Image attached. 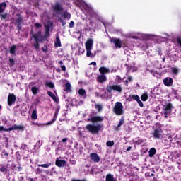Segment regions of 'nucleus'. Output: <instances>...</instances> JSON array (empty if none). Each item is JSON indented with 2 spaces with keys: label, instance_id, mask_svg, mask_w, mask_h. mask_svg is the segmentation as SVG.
<instances>
[{
  "label": "nucleus",
  "instance_id": "37",
  "mask_svg": "<svg viewBox=\"0 0 181 181\" xmlns=\"http://www.w3.org/2000/svg\"><path fill=\"white\" fill-rule=\"evenodd\" d=\"M50 165H52V163L38 164L37 165H38L40 168H45V169H47V168H49V166H50Z\"/></svg>",
  "mask_w": 181,
  "mask_h": 181
},
{
  "label": "nucleus",
  "instance_id": "47",
  "mask_svg": "<svg viewBox=\"0 0 181 181\" xmlns=\"http://www.w3.org/2000/svg\"><path fill=\"white\" fill-rule=\"evenodd\" d=\"M40 142V140H39L35 145V148H36V146H37V148H40L42 146V144Z\"/></svg>",
  "mask_w": 181,
  "mask_h": 181
},
{
  "label": "nucleus",
  "instance_id": "14",
  "mask_svg": "<svg viewBox=\"0 0 181 181\" xmlns=\"http://www.w3.org/2000/svg\"><path fill=\"white\" fill-rule=\"evenodd\" d=\"M66 163H67V162H66V160H59V158H57L55 161V165L58 168H63V167L66 166Z\"/></svg>",
  "mask_w": 181,
  "mask_h": 181
},
{
  "label": "nucleus",
  "instance_id": "24",
  "mask_svg": "<svg viewBox=\"0 0 181 181\" xmlns=\"http://www.w3.org/2000/svg\"><path fill=\"white\" fill-rule=\"evenodd\" d=\"M148 153H149V157L150 158H153V156H155V155H156V148H151L148 151Z\"/></svg>",
  "mask_w": 181,
  "mask_h": 181
},
{
  "label": "nucleus",
  "instance_id": "16",
  "mask_svg": "<svg viewBox=\"0 0 181 181\" xmlns=\"http://www.w3.org/2000/svg\"><path fill=\"white\" fill-rule=\"evenodd\" d=\"M163 83L167 87H170L173 84V78L167 77L163 80Z\"/></svg>",
  "mask_w": 181,
  "mask_h": 181
},
{
  "label": "nucleus",
  "instance_id": "60",
  "mask_svg": "<svg viewBox=\"0 0 181 181\" xmlns=\"http://www.w3.org/2000/svg\"><path fill=\"white\" fill-rule=\"evenodd\" d=\"M61 69H62V71H66V66H64V65L61 66Z\"/></svg>",
  "mask_w": 181,
  "mask_h": 181
},
{
  "label": "nucleus",
  "instance_id": "38",
  "mask_svg": "<svg viewBox=\"0 0 181 181\" xmlns=\"http://www.w3.org/2000/svg\"><path fill=\"white\" fill-rule=\"evenodd\" d=\"M46 87H49V88H54V83L52 82H48L45 83Z\"/></svg>",
  "mask_w": 181,
  "mask_h": 181
},
{
  "label": "nucleus",
  "instance_id": "4",
  "mask_svg": "<svg viewBox=\"0 0 181 181\" xmlns=\"http://www.w3.org/2000/svg\"><path fill=\"white\" fill-rule=\"evenodd\" d=\"M22 25H23V18L21 16V14H16L14 25L16 26L18 32H21V30H22Z\"/></svg>",
  "mask_w": 181,
  "mask_h": 181
},
{
  "label": "nucleus",
  "instance_id": "7",
  "mask_svg": "<svg viewBox=\"0 0 181 181\" xmlns=\"http://www.w3.org/2000/svg\"><path fill=\"white\" fill-rule=\"evenodd\" d=\"M163 130H162V128L158 127L153 130V132L152 133V136H153V138H154V139H162L163 138Z\"/></svg>",
  "mask_w": 181,
  "mask_h": 181
},
{
  "label": "nucleus",
  "instance_id": "8",
  "mask_svg": "<svg viewBox=\"0 0 181 181\" xmlns=\"http://www.w3.org/2000/svg\"><path fill=\"white\" fill-rule=\"evenodd\" d=\"M112 90L117 93H122V86H121V85L107 86L106 90L107 93H112Z\"/></svg>",
  "mask_w": 181,
  "mask_h": 181
},
{
  "label": "nucleus",
  "instance_id": "54",
  "mask_svg": "<svg viewBox=\"0 0 181 181\" xmlns=\"http://www.w3.org/2000/svg\"><path fill=\"white\" fill-rule=\"evenodd\" d=\"M56 122V119L52 118L51 121L47 122V125H52V124H54V122Z\"/></svg>",
  "mask_w": 181,
  "mask_h": 181
},
{
  "label": "nucleus",
  "instance_id": "21",
  "mask_svg": "<svg viewBox=\"0 0 181 181\" xmlns=\"http://www.w3.org/2000/svg\"><path fill=\"white\" fill-rule=\"evenodd\" d=\"M143 143H144V139H142V138L141 137H136L133 141V144H135L136 145H141V144H143Z\"/></svg>",
  "mask_w": 181,
  "mask_h": 181
},
{
  "label": "nucleus",
  "instance_id": "15",
  "mask_svg": "<svg viewBox=\"0 0 181 181\" xmlns=\"http://www.w3.org/2000/svg\"><path fill=\"white\" fill-rule=\"evenodd\" d=\"M47 95H49V97H51V98L53 100V101H54V103H57V104H59V98L56 97V95H54V93H53L50 90H47Z\"/></svg>",
  "mask_w": 181,
  "mask_h": 181
},
{
  "label": "nucleus",
  "instance_id": "51",
  "mask_svg": "<svg viewBox=\"0 0 181 181\" xmlns=\"http://www.w3.org/2000/svg\"><path fill=\"white\" fill-rule=\"evenodd\" d=\"M2 153H4V156L5 158H8L9 156V153L8 152L5 151H3Z\"/></svg>",
  "mask_w": 181,
  "mask_h": 181
},
{
  "label": "nucleus",
  "instance_id": "45",
  "mask_svg": "<svg viewBox=\"0 0 181 181\" xmlns=\"http://www.w3.org/2000/svg\"><path fill=\"white\" fill-rule=\"evenodd\" d=\"M35 173L36 175H40V173H42V169L40 168H37L35 170Z\"/></svg>",
  "mask_w": 181,
  "mask_h": 181
},
{
  "label": "nucleus",
  "instance_id": "58",
  "mask_svg": "<svg viewBox=\"0 0 181 181\" xmlns=\"http://www.w3.org/2000/svg\"><path fill=\"white\" fill-rule=\"evenodd\" d=\"M18 108H19V105H17L15 107V115H18Z\"/></svg>",
  "mask_w": 181,
  "mask_h": 181
},
{
  "label": "nucleus",
  "instance_id": "33",
  "mask_svg": "<svg viewBox=\"0 0 181 181\" xmlns=\"http://www.w3.org/2000/svg\"><path fill=\"white\" fill-rule=\"evenodd\" d=\"M32 119H37V112L36 110H33L31 115Z\"/></svg>",
  "mask_w": 181,
  "mask_h": 181
},
{
  "label": "nucleus",
  "instance_id": "64",
  "mask_svg": "<svg viewBox=\"0 0 181 181\" xmlns=\"http://www.w3.org/2000/svg\"><path fill=\"white\" fill-rule=\"evenodd\" d=\"M28 181H36L35 178H29Z\"/></svg>",
  "mask_w": 181,
  "mask_h": 181
},
{
  "label": "nucleus",
  "instance_id": "10",
  "mask_svg": "<svg viewBox=\"0 0 181 181\" xmlns=\"http://www.w3.org/2000/svg\"><path fill=\"white\" fill-rule=\"evenodd\" d=\"M87 121H90L93 124H95V122H102V121H104V117L94 116L88 118Z\"/></svg>",
  "mask_w": 181,
  "mask_h": 181
},
{
  "label": "nucleus",
  "instance_id": "19",
  "mask_svg": "<svg viewBox=\"0 0 181 181\" xmlns=\"http://www.w3.org/2000/svg\"><path fill=\"white\" fill-rule=\"evenodd\" d=\"M99 72L101 75L105 76L107 73H110V69L106 67L102 66L99 69Z\"/></svg>",
  "mask_w": 181,
  "mask_h": 181
},
{
  "label": "nucleus",
  "instance_id": "22",
  "mask_svg": "<svg viewBox=\"0 0 181 181\" xmlns=\"http://www.w3.org/2000/svg\"><path fill=\"white\" fill-rule=\"evenodd\" d=\"M141 98L138 95H132L129 96V101H134L135 100L136 101H139Z\"/></svg>",
  "mask_w": 181,
  "mask_h": 181
},
{
  "label": "nucleus",
  "instance_id": "13",
  "mask_svg": "<svg viewBox=\"0 0 181 181\" xmlns=\"http://www.w3.org/2000/svg\"><path fill=\"white\" fill-rule=\"evenodd\" d=\"M90 158L91 160L95 162V163H98V162L100 160V156H98L97 153H91L90 154Z\"/></svg>",
  "mask_w": 181,
  "mask_h": 181
},
{
  "label": "nucleus",
  "instance_id": "28",
  "mask_svg": "<svg viewBox=\"0 0 181 181\" xmlns=\"http://www.w3.org/2000/svg\"><path fill=\"white\" fill-rule=\"evenodd\" d=\"M105 181H117L114 180V175L112 174H107L106 175Z\"/></svg>",
  "mask_w": 181,
  "mask_h": 181
},
{
  "label": "nucleus",
  "instance_id": "30",
  "mask_svg": "<svg viewBox=\"0 0 181 181\" xmlns=\"http://www.w3.org/2000/svg\"><path fill=\"white\" fill-rule=\"evenodd\" d=\"M86 57H94V55L93 54V53H91V50H93V49H86Z\"/></svg>",
  "mask_w": 181,
  "mask_h": 181
},
{
  "label": "nucleus",
  "instance_id": "46",
  "mask_svg": "<svg viewBox=\"0 0 181 181\" xmlns=\"http://www.w3.org/2000/svg\"><path fill=\"white\" fill-rule=\"evenodd\" d=\"M58 115H59V110H56L55 112H54L53 119H55V120L57 119V116Z\"/></svg>",
  "mask_w": 181,
  "mask_h": 181
},
{
  "label": "nucleus",
  "instance_id": "9",
  "mask_svg": "<svg viewBox=\"0 0 181 181\" xmlns=\"http://www.w3.org/2000/svg\"><path fill=\"white\" fill-rule=\"evenodd\" d=\"M16 102V96L15 95V94L13 93L8 94L7 103L9 107H11V105H13V104H15Z\"/></svg>",
  "mask_w": 181,
  "mask_h": 181
},
{
  "label": "nucleus",
  "instance_id": "43",
  "mask_svg": "<svg viewBox=\"0 0 181 181\" xmlns=\"http://www.w3.org/2000/svg\"><path fill=\"white\" fill-rule=\"evenodd\" d=\"M145 176H148V177H152L153 176H155V174L147 172L145 173Z\"/></svg>",
  "mask_w": 181,
  "mask_h": 181
},
{
  "label": "nucleus",
  "instance_id": "52",
  "mask_svg": "<svg viewBox=\"0 0 181 181\" xmlns=\"http://www.w3.org/2000/svg\"><path fill=\"white\" fill-rule=\"evenodd\" d=\"M9 62H10L11 66H13V64H15V60H13V59H12V58L9 59Z\"/></svg>",
  "mask_w": 181,
  "mask_h": 181
},
{
  "label": "nucleus",
  "instance_id": "48",
  "mask_svg": "<svg viewBox=\"0 0 181 181\" xmlns=\"http://www.w3.org/2000/svg\"><path fill=\"white\" fill-rule=\"evenodd\" d=\"M137 103H138L139 107H141V108H143V107H144V103H142V100H141V99H140V100H137Z\"/></svg>",
  "mask_w": 181,
  "mask_h": 181
},
{
  "label": "nucleus",
  "instance_id": "32",
  "mask_svg": "<svg viewBox=\"0 0 181 181\" xmlns=\"http://www.w3.org/2000/svg\"><path fill=\"white\" fill-rule=\"evenodd\" d=\"M4 8H6V3L5 2L0 4V13H2V12H4Z\"/></svg>",
  "mask_w": 181,
  "mask_h": 181
},
{
  "label": "nucleus",
  "instance_id": "50",
  "mask_svg": "<svg viewBox=\"0 0 181 181\" xmlns=\"http://www.w3.org/2000/svg\"><path fill=\"white\" fill-rule=\"evenodd\" d=\"M69 28L71 29H73V28H74V21H71L70 23H69Z\"/></svg>",
  "mask_w": 181,
  "mask_h": 181
},
{
  "label": "nucleus",
  "instance_id": "42",
  "mask_svg": "<svg viewBox=\"0 0 181 181\" xmlns=\"http://www.w3.org/2000/svg\"><path fill=\"white\" fill-rule=\"evenodd\" d=\"M172 72L173 73V74H177V73H179V70L177 69V68H173Z\"/></svg>",
  "mask_w": 181,
  "mask_h": 181
},
{
  "label": "nucleus",
  "instance_id": "12",
  "mask_svg": "<svg viewBox=\"0 0 181 181\" xmlns=\"http://www.w3.org/2000/svg\"><path fill=\"white\" fill-rule=\"evenodd\" d=\"M52 9L55 13L57 15H59V13H62L63 12V7H62V5L59 3H56L55 5L52 7Z\"/></svg>",
  "mask_w": 181,
  "mask_h": 181
},
{
  "label": "nucleus",
  "instance_id": "27",
  "mask_svg": "<svg viewBox=\"0 0 181 181\" xmlns=\"http://www.w3.org/2000/svg\"><path fill=\"white\" fill-rule=\"evenodd\" d=\"M79 95H81V97H84L86 98L87 97V95L86 94V90L81 88L78 91Z\"/></svg>",
  "mask_w": 181,
  "mask_h": 181
},
{
  "label": "nucleus",
  "instance_id": "34",
  "mask_svg": "<svg viewBox=\"0 0 181 181\" xmlns=\"http://www.w3.org/2000/svg\"><path fill=\"white\" fill-rule=\"evenodd\" d=\"M65 91H71V84L70 83L65 84Z\"/></svg>",
  "mask_w": 181,
  "mask_h": 181
},
{
  "label": "nucleus",
  "instance_id": "61",
  "mask_svg": "<svg viewBox=\"0 0 181 181\" xmlns=\"http://www.w3.org/2000/svg\"><path fill=\"white\" fill-rule=\"evenodd\" d=\"M127 80L129 82H132V76H128Z\"/></svg>",
  "mask_w": 181,
  "mask_h": 181
},
{
  "label": "nucleus",
  "instance_id": "41",
  "mask_svg": "<svg viewBox=\"0 0 181 181\" xmlns=\"http://www.w3.org/2000/svg\"><path fill=\"white\" fill-rule=\"evenodd\" d=\"M141 98L143 101H146L148 100V94L144 93L141 95Z\"/></svg>",
  "mask_w": 181,
  "mask_h": 181
},
{
  "label": "nucleus",
  "instance_id": "31",
  "mask_svg": "<svg viewBox=\"0 0 181 181\" xmlns=\"http://www.w3.org/2000/svg\"><path fill=\"white\" fill-rule=\"evenodd\" d=\"M31 91H32L33 95H36L37 94V92L39 91V88H37L36 86L32 87Z\"/></svg>",
  "mask_w": 181,
  "mask_h": 181
},
{
  "label": "nucleus",
  "instance_id": "56",
  "mask_svg": "<svg viewBox=\"0 0 181 181\" xmlns=\"http://www.w3.org/2000/svg\"><path fill=\"white\" fill-rule=\"evenodd\" d=\"M177 42L179 45L180 47H181V37H178L177 39Z\"/></svg>",
  "mask_w": 181,
  "mask_h": 181
},
{
  "label": "nucleus",
  "instance_id": "6",
  "mask_svg": "<svg viewBox=\"0 0 181 181\" xmlns=\"http://www.w3.org/2000/svg\"><path fill=\"white\" fill-rule=\"evenodd\" d=\"M62 18H59V22H61L63 29H66V24L67 23V21H66V19H67L68 21H70V18H71V14H70V13L69 12H64V13L62 15Z\"/></svg>",
  "mask_w": 181,
  "mask_h": 181
},
{
  "label": "nucleus",
  "instance_id": "2",
  "mask_svg": "<svg viewBox=\"0 0 181 181\" xmlns=\"http://www.w3.org/2000/svg\"><path fill=\"white\" fill-rule=\"evenodd\" d=\"M103 128V125L100 124H98L97 125L94 124H87L86 127V129L90 132V134H92V135H97L100 131H101V129Z\"/></svg>",
  "mask_w": 181,
  "mask_h": 181
},
{
  "label": "nucleus",
  "instance_id": "40",
  "mask_svg": "<svg viewBox=\"0 0 181 181\" xmlns=\"http://www.w3.org/2000/svg\"><path fill=\"white\" fill-rule=\"evenodd\" d=\"M114 145H115L114 141H107L106 142L107 146L111 147V146H114Z\"/></svg>",
  "mask_w": 181,
  "mask_h": 181
},
{
  "label": "nucleus",
  "instance_id": "5",
  "mask_svg": "<svg viewBox=\"0 0 181 181\" xmlns=\"http://www.w3.org/2000/svg\"><path fill=\"white\" fill-rule=\"evenodd\" d=\"M163 110L164 111V118H169L172 115L173 105H172V103H168L166 105L163 106Z\"/></svg>",
  "mask_w": 181,
  "mask_h": 181
},
{
  "label": "nucleus",
  "instance_id": "62",
  "mask_svg": "<svg viewBox=\"0 0 181 181\" xmlns=\"http://www.w3.org/2000/svg\"><path fill=\"white\" fill-rule=\"evenodd\" d=\"M90 65H93V66H97V62H93L90 64Z\"/></svg>",
  "mask_w": 181,
  "mask_h": 181
},
{
  "label": "nucleus",
  "instance_id": "3",
  "mask_svg": "<svg viewBox=\"0 0 181 181\" xmlns=\"http://www.w3.org/2000/svg\"><path fill=\"white\" fill-rule=\"evenodd\" d=\"M113 112L116 115H124V105H122V103L116 102L113 107Z\"/></svg>",
  "mask_w": 181,
  "mask_h": 181
},
{
  "label": "nucleus",
  "instance_id": "55",
  "mask_svg": "<svg viewBox=\"0 0 181 181\" xmlns=\"http://www.w3.org/2000/svg\"><path fill=\"white\" fill-rule=\"evenodd\" d=\"M1 19H6L8 14H1Z\"/></svg>",
  "mask_w": 181,
  "mask_h": 181
},
{
  "label": "nucleus",
  "instance_id": "44",
  "mask_svg": "<svg viewBox=\"0 0 181 181\" xmlns=\"http://www.w3.org/2000/svg\"><path fill=\"white\" fill-rule=\"evenodd\" d=\"M42 52H45V53H47V45H45L42 47Z\"/></svg>",
  "mask_w": 181,
  "mask_h": 181
},
{
  "label": "nucleus",
  "instance_id": "59",
  "mask_svg": "<svg viewBox=\"0 0 181 181\" xmlns=\"http://www.w3.org/2000/svg\"><path fill=\"white\" fill-rule=\"evenodd\" d=\"M71 181H87V180L86 179H83V180L72 179Z\"/></svg>",
  "mask_w": 181,
  "mask_h": 181
},
{
  "label": "nucleus",
  "instance_id": "26",
  "mask_svg": "<svg viewBox=\"0 0 181 181\" xmlns=\"http://www.w3.org/2000/svg\"><path fill=\"white\" fill-rule=\"evenodd\" d=\"M45 36L46 37H49L50 36V25H45Z\"/></svg>",
  "mask_w": 181,
  "mask_h": 181
},
{
  "label": "nucleus",
  "instance_id": "49",
  "mask_svg": "<svg viewBox=\"0 0 181 181\" xmlns=\"http://www.w3.org/2000/svg\"><path fill=\"white\" fill-rule=\"evenodd\" d=\"M116 79L118 83H121L122 81V78H121V76H119V75L116 76Z\"/></svg>",
  "mask_w": 181,
  "mask_h": 181
},
{
  "label": "nucleus",
  "instance_id": "29",
  "mask_svg": "<svg viewBox=\"0 0 181 181\" xmlns=\"http://www.w3.org/2000/svg\"><path fill=\"white\" fill-rule=\"evenodd\" d=\"M0 166V172H2L3 173H4V172H8V165H4L1 164Z\"/></svg>",
  "mask_w": 181,
  "mask_h": 181
},
{
  "label": "nucleus",
  "instance_id": "25",
  "mask_svg": "<svg viewBox=\"0 0 181 181\" xmlns=\"http://www.w3.org/2000/svg\"><path fill=\"white\" fill-rule=\"evenodd\" d=\"M10 54L14 56L16 54V45H12L10 47Z\"/></svg>",
  "mask_w": 181,
  "mask_h": 181
},
{
  "label": "nucleus",
  "instance_id": "39",
  "mask_svg": "<svg viewBox=\"0 0 181 181\" xmlns=\"http://www.w3.org/2000/svg\"><path fill=\"white\" fill-rule=\"evenodd\" d=\"M2 131H5L6 132H11L10 127L8 129L4 128V126H0V132H2Z\"/></svg>",
  "mask_w": 181,
  "mask_h": 181
},
{
  "label": "nucleus",
  "instance_id": "63",
  "mask_svg": "<svg viewBox=\"0 0 181 181\" xmlns=\"http://www.w3.org/2000/svg\"><path fill=\"white\" fill-rule=\"evenodd\" d=\"M62 142H67V138H64L63 139H62Z\"/></svg>",
  "mask_w": 181,
  "mask_h": 181
},
{
  "label": "nucleus",
  "instance_id": "23",
  "mask_svg": "<svg viewBox=\"0 0 181 181\" xmlns=\"http://www.w3.org/2000/svg\"><path fill=\"white\" fill-rule=\"evenodd\" d=\"M55 47H62V42H60V37L59 35L56 36V41L54 42Z\"/></svg>",
  "mask_w": 181,
  "mask_h": 181
},
{
  "label": "nucleus",
  "instance_id": "53",
  "mask_svg": "<svg viewBox=\"0 0 181 181\" xmlns=\"http://www.w3.org/2000/svg\"><path fill=\"white\" fill-rule=\"evenodd\" d=\"M56 122V119L52 118L51 121L47 122V125H52V124H54V122Z\"/></svg>",
  "mask_w": 181,
  "mask_h": 181
},
{
  "label": "nucleus",
  "instance_id": "1",
  "mask_svg": "<svg viewBox=\"0 0 181 181\" xmlns=\"http://www.w3.org/2000/svg\"><path fill=\"white\" fill-rule=\"evenodd\" d=\"M34 28H35V30H37V33L35 34L33 33V29H31V30L30 32V35H32V37H33V39H35V42L33 44V47H34V49L37 50V49H39V47H40L39 42H40V40H39V37H40V36H42V30H40L39 28H42V24L39 23H35L34 25Z\"/></svg>",
  "mask_w": 181,
  "mask_h": 181
},
{
  "label": "nucleus",
  "instance_id": "17",
  "mask_svg": "<svg viewBox=\"0 0 181 181\" xmlns=\"http://www.w3.org/2000/svg\"><path fill=\"white\" fill-rule=\"evenodd\" d=\"M98 83H105L107 81V76L105 75H98L96 78Z\"/></svg>",
  "mask_w": 181,
  "mask_h": 181
},
{
  "label": "nucleus",
  "instance_id": "20",
  "mask_svg": "<svg viewBox=\"0 0 181 181\" xmlns=\"http://www.w3.org/2000/svg\"><path fill=\"white\" fill-rule=\"evenodd\" d=\"M25 127H23V126L22 125H16V124H14L11 127H10V131H13L15 129H18L19 131H23Z\"/></svg>",
  "mask_w": 181,
  "mask_h": 181
},
{
  "label": "nucleus",
  "instance_id": "57",
  "mask_svg": "<svg viewBox=\"0 0 181 181\" xmlns=\"http://www.w3.org/2000/svg\"><path fill=\"white\" fill-rule=\"evenodd\" d=\"M23 170V168L18 166L16 168V170H18V172H22V170Z\"/></svg>",
  "mask_w": 181,
  "mask_h": 181
},
{
  "label": "nucleus",
  "instance_id": "36",
  "mask_svg": "<svg viewBox=\"0 0 181 181\" xmlns=\"http://www.w3.org/2000/svg\"><path fill=\"white\" fill-rule=\"evenodd\" d=\"M124 117H122L119 120V122L116 128L117 130H118V128H119L122 125L124 124Z\"/></svg>",
  "mask_w": 181,
  "mask_h": 181
},
{
  "label": "nucleus",
  "instance_id": "18",
  "mask_svg": "<svg viewBox=\"0 0 181 181\" xmlns=\"http://www.w3.org/2000/svg\"><path fill=\"white\" fill-rule=\"evenodd\" d=\"M93 39L89 38L87 40V41L85 43V47L86 49H93Z\"/></svg>",
  "mask_w": 181,
  "mask_h": 181
},
{
  "label": "nucleus",
  "instance_id": "11",
  "mask_svg": "<svg viewBox=\"0 0 181 181\" xmlns=\"http://www.w3.org/2000/svg\"><path fill=\"white\" fill-rule=\"evenodd\" d=\"M110 40L115 45L116 49L122 47V41L119 38H112Z\"/></svg>",
  "mask_w": 181,
  "mask_h": 181
},
{
  "label": "nucleus",
  "instance_id": "35",
  "mask_svg": "<svg viewBox=\"0 0 181 181\" xmlns=\"http://www.w3.org/2000/svg\"><path fill=\"white\" fill-rule=\"evenodd\" d=\"M95 108L98 112H101V111H103V106L100 104H96L95 105Z\"/></svg>",
  "mask_w": 181,
  "mask_h": 181
}]
</instances>
